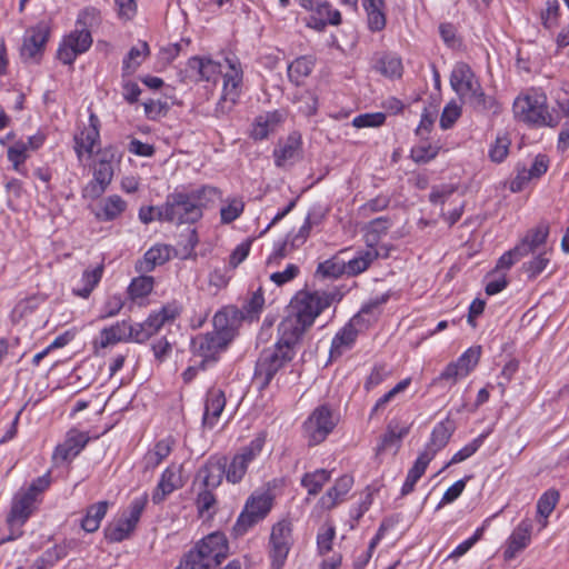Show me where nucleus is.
<instances>
[{"instance_id":"obj_1","label":"nucleus","mask_w":569,"mask_h":569,"mask_svg":"<svg viewBox=\"0 0 569 569\" xmlns=\"http://www.w3.org/2000/svg\"><path fill=\"white\" fill-rule=\"evenodd\" d=\"M218 197V189L209 186L190 192L176 191L167 196L166 202L157 208V220L177 224L196 223L206 209Z\"/></svg>"},{"instance_id":"obj_2","label":"nucleus","mask_w":569,"mask_h":569,"mask_svg":"<svg viewBox=\"0 0 569 569\" xmlns=\"http://www.w3.org/2000/svg\"><path fill=\"white\" fill-rule=\"evenodd\" d=\"M345 292L339 287L328 290H301L291 300L290 309L311 328L316 318L330 306L340 302Z\"/></svg>"},{"instance_id":"obj_3","label":"nucleus","mask_w":569,"mask_h":569,"mask_svg":"<svg viewBox=\"0 0 569 569\" xmlns=\"http://www.w3.org/2000/svg\"><path fill=\"white\" fill-rule=\"evenodd\" d=\"M228 545L220 532L204 537L194 549L190 550L180 567L183 569H218L227 557Z\"/></svg>"},{"instance_id":"obj_4","label":"nucleus","mask_w":569,"mask_h":569,"mask_svg":"<svg viewBox=\"0 0 569 569\" xmlns=\"http://www.w3.org/2000/svg\"><path fill=\"white\" fill-rule=\"evenodd\" d=\"M515 117L535 127H556L560 122L558 114H552L543 92L532 90L513 102Z\"/></svg>"},{"instance_id":"obj_5","label":"nucleus","mask_w":569,"mask_h":569,"mask_svg":"<svg viewBox=\"0 0 569 569\" xmlns=\"http://www.w3.org/2000/svg\"><path fill=\"white\" fill-rule=\"evenodd\" d=\"M295 355V350L282 348L277 343L272 348L263 349L256 362L253 382L261 390L267 388L276 373L289 363Z\"/></svg>"},{"instance_id":"obj_6","label":"nucleus","mask_w":569,"mask_h":569,"mask_svg":"<svg viewBox=\"0 0 569 569\" xmlns=\"http://www.w3.org/2000/svg\"><path fill=\"white\" fill-rule=\"evenodd\" d=\"M116 157L112 147L104 148L99 152V159L93 167V178L82 189V196L87 199L100 198L111 183L114 174L113 159Z\"/></svg>"},{"instance_id":"obj_7","label":"nucleus","mask_w":569,"mask_h":569,"mask_svg":"<svg viewBox=\"0 0 569 569\" xmlns=\"http://www.w3.org/2000/svg\"><path fill=\"white\" fill-rule=\"evenodd\" d=\"M148 493L134 498L130 506L128 515L123 513L117 522L109 525L104 530L106 539L110 542H120L130 537L136 529L140 517L147 506Z\"/></svg>"},{"instance_id":"obj_8","label":"nucleus","mask_w":569,"mask_h":569,"mask_svg":"<svg viewBox=\"0 0 569 569\" xmlns=\"http://www.w3.org/2000/svg\"><path fill=\"white\" fill-rule=\"evenodd\" d=\"M271 507L272 498L269 493L263 492L250 496L232 528L233 533L236 536L244 535L269 513Z\"/></svg>"},{"instance_id":"obj_9","label":"nucleus","mask_w":569,"mask_h":569,"mask_svg":"<svg viewBox=\"0 0 569 569\" xmlns=\"http://www.w3.org/2000/svg\"><path fill=\"white\" fill-rule=\"evenodd\" d=\"M338 419L328 405L317 407L303 423L305 432L310 446L326 440L337 426Z\"/></svg>"},{"instance_id":"obj_10","label":"nucleus","mask_w":569,"mask_h":569,"mask_svg":"<svg viewBox=\"0 0 569 569\" xmlns=\"http://www.w3.org/2000/svg\"><path fill=\"white\" fill-rule=\"evenodd\" d=\"M264 439L258 437L233 456L230 463H227L226 467V479L228 482L234 485L243 479L248 466L260 455Z\"/></svg>"},{"instance_id":"obj_11","label":"nucleus","mask_w":569,"mask_h":569,"mask_svg":"<svg viewBox=\"0 0 569 569\" xmlns=\"http://www.w3.org/2000/svg\"><path fill=\"white\" fill-rule=\"evenodd\" d=\"M34 501L33 492H24L21 496L16 497L7 518L10 535L1 538L0 543L12 541L21 537V527L32 513Z\"/></svg>"},{"instance_id":"obj_12","label":"nucleus","mask_w":569,"mask_h":569,"mask_svg":"<svg viewBox=\"0 0 569 569\" xmlns=\"http://www.w3.org/2000/svg\"><path fill=\"white\" fill-rule=\"evenodd\" d=\"M291 525L281 520L272 527L270 535V558L272 569H281L292 545Z\"/></svg>"},{"instance_id":"obj_13","label":"nucleus","mask_w":569,"mask_h":569,"mask_svg":"<svg viewBox=\"0 0 569 569\" xmlns=\"http://www.w3.org/2000/svg\"><path fill=\"white\" fill-rule=\"evenodd\" d=\"M92 44L90 30L77 28L63 38L57 57L63 64H72L79 54L84 53Z\"/></svg>"},{"instance_id":"obj_14","label":"nucleus","mask_w":569,"mask_h":569,"mask_svg":"<svg viewBox=\"0 0 569 569\" xmlns=\"http://www.w3.org/2000/svg\"><path fill=\"white\" fill-rule=\"evenodd\" d=\"M231 342L229 337L226 338L214 331L204 335H198L191 340L193 352L202 358L200 367L204 369V365L209 361L216 362L218 355L223 351Z\"/></svg>"},{"instance_id":"obj_15","label":"nucleus","mask_w":569,"mask_h":569,"mask_svg":"<svg viewBox=\"0 0 569 569\" xmlns=\"http://www.w3.org/2000/svg\"><path fill=\"white\" fill-rule=\"evenodd\" d=\"M226 61L229 64L230 71L223 76V90L217 103V114L228 113L240 97L242 71L230 59H226Z\"/></svg>"},{"instance_id":"obj_16","label":"nucleus","mask_w":569,"mask_h":569,"mask_svg":"<svg viewBox=\"0 0 569 569\" xmlns=\"http://www.w3.org/2000/svg\"><path fill=\"white\" fill-rule=\"evenodd\" d=\"M386 301V298L376 300L375 302L363 306L358 315H356L349 323H347L332 339L330 355L331 357L340 356L346 349H350L355 343L358 330L356 325L360 322L361 316L371 312L378 305Z\"/></svg>"},{"instance_id":"obj_17","label":"nucleus","mask_w":569,"mask_h":569,"mask_svg":"<svg viewBox=\"0 0 569 569\" xmlns=\"http://www.w3.org/2000/svg\"><path fill=\"white\" fill-rule=\"evenodd\" d=\"M310 327L302 322V319L291 311L278 326L279 339L276 342L282 348L295 350V347Z\"/></svg>"},{"instance_id":"obj_18","label":"nucleus","mask_w":569,"mask_h":569,"mask_svg":"<svg viewBox=\"0 0 569 569\" xmlns=\"http://www.w3.org/2000/svg\"><path fill=\"white\" fill-rule=\"evenodd\" d=\"M50 34V28L47 22L40 21L37 26L27 30L20 54L23 60L37 59L42 54L46 42Z\"/></svg>"},{"instance_id":"obj_19","label":"nucleus","mask_w":569,"mask_h":569,"mask_svg":"<svg viewBox=\"0 0 569 569\" xmlns=\"http://www.w3.org/2000/svg\"><path fill=\"white\" fill-rule=\"evenodd\" d=\"M227 458H210L197 472L200 487L207 489L218 488L226 477Z\"/></svg>"},{"instance_id":"obj_20","label":"nucleus","mask_w":569,"mask_h":569,"mask_svg":"<svg viewBox=\"0 0 569 569\" xmlns=\"http://www.w3.org/2000/svg\"><path fill=\"white\" fill-rule=\"evenodd\" d=\"M450 84L460 98L466 99L471 92L479 89L480 83L471 68L465 62H459L451 72Z\"/></svg>"},{"instance_id":"obj_21","label":"nucleus","mask_w":569,"mask_h":569,"mask_svg":"<svg viewBox=\"0 0 569 569\" xmlns=\"http://www.w3.org/2000/svg\"><path fill=\"white\" fill-rule=\"evenodd\" d=\"M532 528L533 525L531 519L527 518L520 521L507 541V548L503 551L505 559L511 560L520 551L527 548L531 541Z\"/></svg>"},{"instance_id":"obj_22","label":"nucleus","mask_w":569,"mask_h":569,"mask_svg":"<svg viewBox=\"0 0 569 569\" xmlns=\"http://www.w3.org/2000/svg\"><path fill=\"white\" fill-rule=\"evenodd\" d=\"M242 321V313L236 307H226L213 317V331L229 337L232 341L239 323Z\"/></svg>"},{"instance_id":"obj_23","label":"nucleus","mask_w":569,"mask_h":569,"mask_svg":"<svg viewBox=\"0 0 569 569\" xmlns=\"http://www.w3.org/2000/svg\"><path fill=\"white\" fill-rule=\"evenodd\" d=\"M340 23V12L332 9L328 1L321 0L317 2L316 8L311 11L307 26L317 31H322L328 24L338 26Z\"/></svg>"},{"instance_id":"obj_24","label":"nucleus","mask_w":569,"mask_h":569,"mask_svg":"<svg viewBox=\"0 0 569 569\" xmlns=\"http://www.w3.org/2000/svg\"><path fill=\"white\" fill-rule=\"evenodd\" d=\"M274 163L277 167H286L298 161L301 157V136L292 132L283 143L273 150Z\"/></svg>"},{"instance_id":"obj_25","label":"nucleus","mask_w":569,"mask_h":569,"mask_svg":"<svg viewBox=\"0 0 569 569\" xmlns=\"http://www.w3.org/2000/svg\"><path fill=\"white\" fill-rule=\"evenodd\" d=\"M286 112L282 110L268 111L256 117L252 124L251 137L254 140H263L274 132L284 121Z\"/></svg>"},{"instance_id":"obj_26","label":"nucleus","mask_w":569,"mask_h":569,"mask_svg":"<svg viewBox=\"0 0 569 569\" xmlns=\"http://www.w3.org/2000/svg\"><path fill=\"white\" fill-rule=\"evenodd\" d=\"M180 469L173 466L168 467L161 475V478L152 493L153 503L158 505L162 502L167 496L172 493L174 490L183 486L181 476L179 475Z\"/></svg>"},{"instance_id":"obj_27","label":"nucleus","mask_w":569,"mask_h":569,"mask_svg":"<svg viewBox=\"0 0 569 569\" xmlns=\"http://www.w3.org/2000/svg\"><path fill=\"white\" fill-rule=\"evenodd\" d=\"M88 441L89 437L87 433L71 430L64 442L56 448L53 459L67 461L74 458L86 447Z\"/></svg>"},{"instance_id":"obj_28","label":"nucleus","mask_w":569,"mask_h":569,"mask_svg":"<svg viewBox=\"0 0 569 569\" xmlns=\"http://www.w3.org/2000/svg\"><path fill=\"white\" fill-rule=\"evenodd\" d=\"M455 430L456 425L449 418L437 423L431 432L429 443L426 446L425 450L421 453L430 452V460H432L436 453L447 446Z\"/></svg>"},{"instance_id":"obj_29","label":"nucleus","mask_w":569,"mask_h":569,"mask_svg":"<svg viewBox=\"0 0 569 569\" xmlns=\"http://www.w3.org/2000/svg\"><path fill=\"white\" fill-rule=\"evenodd\" d=\"M226 406L224 392L220 389H210L207 393L202 423L212 429Z\"/></svg>"},{"instance_id":"obj_30","label":"nucleus","mask_w":569,"mask_h":569,"mask_svg":"<svg viewBox=\"0 0 569 569\" xmlns=\"http://www.w3.org/2000/svg\"><path fill=\"white\" fill-rule=\"evenodd\" d=\"M361 6L367 13L369 30L372 32L383 30L387 23L385 0H361Z\"/></svg>"},{"instance_id":"obj_31","label":"nucleus","mask_w":569,"mask_h":569,"mask_svg":"<svg viewBox=\"0 0 569 569\" xmlns=\"http://www.w3.org/2000/svg\"><path fill=\"white\" fill-rule=\"evenodd\" d=\"M170 246L156 244L151 247L138 261L136 269L141 273L151 272L157 266L166 263L170 259Z\"/></svg>"},{"instance_id":"obj_32","label":"nucleus","mask_w":569,"mask_h":569,"mask_svg":"<svg viewBox=\"0 0 569 569\" xmlns=\"http://www.w3.org/2000/svg\"><path fill=\"white\" fill-rule=\"evenodd\" d=\"M132 339V326L127 321H120L116 325L103 328L100 331V340L99 345L101 348H107L109 346L116 345L120 341H126Z\"/></svg>"},{"instance_id":"obj_33","label":"nucleus","mask_w":569,"mask_h":569,"mask_svg":"<svg viewBox=\"0 0 569 569\" xmlns=\"http://www.w3.org/2000/svg\"><path fill=\"white\" fill-rule=\"evenodd\" d=\"M127 208V202L117 194L104 198L97 207L94 216L99 221H112Z\"/></svg>"},{"instance_id":"obj_34","label":"nucleus","mask_w":569,"mask_h":569,"mask_svg":"<svg viewBox=\"0 0 569 569\" xmlns=\"http://www.w3.org/2000/svg\"><path fill=\"white\" fill-rule=\"evenodd\" d=\"M188 67L198 68V77L196 78V81L216 82L222 71L219 62L198 56L191 57L188 60Z\"/></svg>"},{"instance_id":"obj_35","label":"nucleus","mask_w":569,"mask_h":569,"mask_svg":"<svg viewBox=\"0 0 569 569\" xmlns=\"http://www.w3.org/2000/svg\"><path fill=\"white\" fill-rule=\"evenodd\" d=\"M431 453H420L415 461L413 466L409 469L406 481L401 489V495L407 496L411 493L415 489L418 480L423 476L428 465L430 463Z\"/></svg>"},{"instance_id":"obj_36","label":"nucleus","mask_w":569,"mask_h":569,"mask_svg":"<svg viewBox=\"0 0 569 569\" xmlns=\"http://www.w3.org/2000/svg\"><path fill=\"white\" fill-rule=\"evenodd\" d=\"M353 479L350 476L340 477L335 486L330 488L321 498V503L327 509H332L339 500L351 489Z\"/></svg>"},{"instance_id":"obj_37","label":"nucleus","mask_w":569,"mask_h":569,"mask_svg":"<svg viewBox=\"0 0 569 569\" xmlns=\"http://www.w3.org/2000/svg\"><path fill=\"white\" fill-rule=\"evenodd\" d=\"M109 507L108 501H99L87 508L81 527L87 532H94L99 529L101 520L104 518Z\"/></svg>"},{"instance_id":"obj_38","label":"nucleus","mask_w":569,"mask_h":569,"mask_svg":"<svg viewBox=\"0 0 569 569\" xmlns=\"http://www.w3.org/2000/svg\"><path fill=\"white\" fill-rule=\"evenodd\" d=\"M313 60L310 57H299L288 67L289 80L296 86H300L313 69Z\"/></svg>"},{"instance_id":"obj_39","label":"nucleus","mask_w":569,"mask_h":569,"mask_svg":"<svg viewBox=\"0 0 569 569\" xmlns=\"http://www.w3.org/2000/svg\"><path fill=\"white\" fill-rule=\"evenodd\" d=\"M131 326L132 340L138 343L147 341L151 336L156 335L162 328V325L153 313L150 315L146 321Z\"/></svg>"},{"instance_id":"obj_40","label":"nucleus","mask_w":569,"mask_h":569,"mask_svg":"<svg viewBox=\"0 0 569 569\" xmlns=\"http://www.w3.org/2000/svg\"><path fill=\"white\" fill-rule=\"evenodd\" d=\"M390 226L391 221L387 217H379L371 220L366 228V243L370 248H373L379 242L380 238L387 234Z\"/></svg>"},{"instance_id":"obj_41","label":"nucleus","mask_w":569,"mask_h":569,"mask_svg":"<svg viewBox=\"0 0 569 569\" xmlns=\"http://www.w3.org/2000/svg\"><path fill=\"white\" fill-rule=\"evenodd\" d=\"M173 441L170 439H162L154 445L153 450L149 451L144 456L146 469H154L159 466L163 459H166L172 450Z\"/></svg>"},{"instance_id":"obj_42","label":"nucleus","mask_w":569,"mask_h":569,"mask_svg":"<svg viewBox=\"0 0 569 569\" xmlns=\"http://www.w3.org/2000/svg\"><path fill=\"white\" fill-rule=\"evenodd\" d=\"M103 273V264L97 266L93 270H84L82 274V288H74L72 291L76 296L87 299L94 287L100 282Z\"/></svg>"},{"instance_id":"obj_43","label":"nucleus","mask_w":569,"mask_h":569,"mask_svg":"<svg viewBox=\"0 0 569 569\" xmlns=\"http://www.w3.org/2000/svg\"><path fill=\"white\" fill-rule=\"evenodd\" d=\"M213 490L200 487L196 498V506L201 517L207 516L211 518L217 511V498Z\"/></svg>"},{"instance_id":"obj_44","label":"nucleus","mask_w":569,"mask_h":569,"mask_svg":"<svg viewBox=\"0 0 569 569\" xmlns=\"http://www.w3.org/2000/svg\"><path fill=\"white\" fill-rule=\"evenodd\" d=\"M329 479L330 472L328 470L318 469L315 472L306 473L301 479V485L307 488L309 495L316 496Z\"/></svg>"},{"instance_id":"obj_45","label":"nucleus","mask_w":569,"mask_h":569,"mask_svg":"<svg viewBox=\"0 0 569 569\" xmlns=\"http://www.w3.org/2000/svg\"><path fill=\"white\" fill-rule=\"evenodd\" d=\"M100 138L99 129H88L81 132V136L74 137V151L79 159H81L83 151L92 154L94 146Z\"/></svg>"},{"instance_id":"obj_46","label":"nucleus","mask_w":569,"mask_h":569,"mask_svg":"<svg viewBox=\"0 0 569 569\" xmlns=\"http://www.w3.org/2000/svg\"><path fill=\"white\" fill-rule=\"evenodd\" d=\"M346 273V261L335 256L318 264L316 274L322 278H338Z\"/></svg>"},{"instance_id":"obj_47","label":"nucleus","mask_w":569,"mask_h":569,"mask_svg":"<svg viewBox=\"0 0 569 569\" xmlns=\"http://www.w3.org/2000/svg\"><path fill=\"white\" fill-rule=\"evenodd\" d=\"M264 305L262 289L259 288L252 293L251 298L246 301L239 311L242 313V320L253 321L258 319Z\"/></svg>"},{"instance_id":"obj_48","label":"nucleus","mask_w":569,"mask_h":569,"mask_svg":"<svg viewBox=\"0 0 569 569\" xmlns=\"http://www.w3.org/2000/svg\"><path fill=\"white\" fill-rule=\"evenodd\" d=\"M465 100L478 112H485L489 110L496 112L498 108L496 100L492 97L487 96L481 89L480 84L479 89H476L475 92H471Z\"/></svg>"},{"instance_id":"obj_49","label":"nucleus","mask_w":569,"mask_h":569,"mask_svg":"<svg viewBox=\"0 0 569 569\" xmlns=\"http://www.w3.org/2000/svg\"><path fill=\"white\" fill-rule=\"evenodd\" d=\"M149 46L144 41L132 47L123 59V69L127 71H134L141 64L142 60L149 56Z\"/></svg>"},{"instance_id":"obj_50","label":"nucleus","mask_w":569,"mask_h":569,"mask_svg":"<svg viewBox=\"0 0 569 569\" xmlns=\"http://www.w3.org/2000/svg\"><path fill=\"white\" fill-rule=\"evenodd\" d=\"M377 251H366L359 257H356L346 262V273L349 276H357L368 269L370 263L377 258Z\"/></svg>"},{"instance_id":"obj_51","label":"nucleus","mask_w":569,"mask_h":569,"mask_svg":"<svg viewBox=\"0 0 569 569\" xmlns=\"http://www.w3.org/2000/svg\"><path fill=\"white\" fill-rule=\"evenodd\" d=\"M153 288V278L150 276H140L134 278L128 287V293L132 299L148 296Z\"/></svg>"},{"instance_id":"obj_52","label":"nucleus","mask_w":569,"mask_h":569,"mask_svg":"<svg viewBox=\"0 0 569 569\" xmlns=\"http://www.w3.org/2000/svg\"><path fill=\"white\" fill-rule=\"evenodd\" d=\"M559 500V492L557 490L546 491L537 502V512L540 517L547 519L553 511Z\"/></svg>"},{"instance_id":"obj_53","label":"nucleus","mask_w":569,"mask_h":569,"mask_svg":"<svg viewBox=\"0 0 569 569\" xmlns=\"http://www.w3.org/2000/svg\"><path fill=\"white\" fill-rule=\"evenodd\" d=\"M481 349L480 347H472L465 351L458 359V367L461 369V373L468 376L470 371L477 366L480 359Z\"/></svg>"},{"instance_id":"obj_54","label":"nucleus","mask_w":569,"mask_h":569,"mask_svg":"<svg viewBox=\"0 0 569 569\" xmlns=\"http://www.w3.org/2000/svg\"><path fill=\"white\" fill-rule=\"evenodd\" d=\"M379 71L390 78H400L402 74V62L397 57H385L379 61Z\"/></svg>"},{"instance_id":"obj_55","label":"nucleus","mask_w":569,"mask_h":569,"mask_svg":"<svg viewBox=\"0 0 569 569\" xmlns=\"http://www.w3.org/2000/svg\"><path fill=\"white\" fill-rule=\"evenodd\" d=\"M439 149L432 144H420L411 149L410 157L417 163H427L437 157Z\"/></svg>"},{"instance_id":"obj_56","label":"nucleus","mask_w":569,"mask_h":569,"mask_svg":"<svg viewBox=\"0 0 569 569\" xmlns=\"http://www.w3.org/2000/svg\"><path fill=\"white\" fill-rule=\"evenodd\" d=\"M510 139L507 136L497 137L495 143L489 150V158L491 161L500 163L505 160L509 152Z\"/></svg>"},{"instance_id":"obj_57","label":"nucleus","mask_w":569,"mask_h":569,"mask_svg":"<svg viewBox=\"0 0 569 569\" xmlns=\"http://www.w3.org/2000/svg\"><path fill=\"white\" fill-rule=\"evenodd\" d=\"M386 121V114L383 112H373V113H363L357 116L352 120V124L356 128H367V127H380Z\"/></svg>"},{"instance_id":"obj_58","label":"nucleus","mask_w":569,"mask_h":569,"mask_svg":"<svg viewBox=\"0 0 569 569\" xmlns=\"http://www.w3.org/2000/svg\"><path fill=\"white\" fill-rule=\"evenodd\" d=\"M461 116V107L455 101L446 104L440 117V127L445 130L451 128Z\"/></svg>"},{"instance_id":"obj_59","label":"nucleus","mask_w":569,"mask_h":569,"mask_svg":"<svg viewBox=\"0 0 569 569\" xmlns=\"http://www.w3.org/2000/svg\"><path fill=\"white\" fill-rule=\"evenodd\" d=\"M549 263V258L546 253H540L535 257L531 261L523 263L522 269L527 273L529 279H535L540 274Z\"/></svg>"},{"instance_id":"obj_60","label":"nucleus","mask_w":569,"mask_h":569,"mask_svg":"<svg viewBox=\"0 0 569 569\" xmlns=\"http://www.w3.org/2000/svg\"><path fill=\"white\" fill-rule=\"evenodd\" d=\"M559 17V3L557 0H547L546 9L541 12V22L546 29H551L557 24Z\"/></svg>"},{"instance_id":"obj_61","label":"nucleus","mask_w":569,"mask_h":569,"mask_svg":"<svg viewBox=\"0 0 569 569\" xmlns=\"http://www.w3.org/2000/svg\"><path fill=\"white\" fill-rule=\"evenodd\" d=\"M483 438H485V436L480 435L472 442L468 443L462 449H460L458 452H456L447 466L459 463V462L468 459L469 457H471L482 445Z\"/></svg>"},{"instance_id":"obj_62","label":"nucleus","mask_w":569,"mask_h":569,"mask_svg":"<svg viewBox=\"0 0 569 569\" xmlns=\"http://www.w3.org/2000/svg\"><path fill=\"white\" fill-rule=\"evenodd\" d=\"M244 204L241 200L233 199L228 206L222 207L220 210L221 221L230 223L234 221L243 211Z\"/></svg>"},{"instance_id":"obj_63","label":"nucleus","mask_w":569,"mask_h":569,"mask_svg":"<svg viewBox=\"0 0 569 569\" xmlns=\"http://www.w3.org/2000/svg\"><path fill=\"white\" fill-rule=\"evenodd\" d=\"M100 21V13L94 8H86L83 9L77 19V28H86L90 30L94 26H98Z\"/></svg>"},{"instance_id":"obj_64","label":"nucleus","mask_w":569,"mask_h":569,"mask_svg":"<svg viewBox=\"0 0 569 569\" xmlns=\"http://www.w3.org/2000/svg\"><path fill=\"white\" fill-rule=\"evenodd\" d=\"M28 147L23 141H18L8 149V159L13 163L16 170L27 159Z\"/></svg>"}]
</instances>
